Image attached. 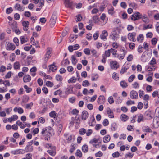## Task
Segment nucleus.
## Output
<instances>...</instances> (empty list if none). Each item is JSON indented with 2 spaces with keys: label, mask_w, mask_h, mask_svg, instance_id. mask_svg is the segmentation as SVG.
<instances>
[{
  "label": "nucleus",
  "mask_w": 159,
  "mask_h": 159,
  "mask_svg": "<svg viewBox=\"0 0 159 159\" xmlns=\"http://www.w3.org/2000/svg\"><path fill=\"white\" fill-rule=\"evenodd\" d=\"M75 155L77 157H81L82 156V153L81 151L79 149H77L75 153Z\"/></svg>",
  "instance_id": "obj_42"
},
{
  "label": "nucleus",
  "mask_w": 159,
  "mask_h": 159,
  "mask_svg": "<svg viewBox=\"0 0 159 159\" xmlns=\"http://www.w3.org/2000/svg\"><path fill=\"white\" fill-rule=\"evenodd\" d=\"M14 111L15 112L18 111V113L19 114H21L24 112V111L22 108L21 107L17 108L15 107L13 109Z\"/></svg>",
  "instance_id": "obj_25"
},
{
  "label": "nucleus",
  "mask_w": 159,
  "mask_h": 159,
  "mask_svg": "<svg viewBox=\"0 0 159 159\" xmlns=\"http://www.w3.org/2000/svg\"><path fill=\"white\" fill-rule=\"evenodd\" d=\"M63 128V126L61 124H59L58 125L57 127V134L58 135H59L61 132Z\"/></svg>",
  "instance_id": "obj_36"
},
{
  "label": "nucleus",
  "mask_w": 159,
  "mask_h": 159,
  "mask_svg": "<svg viewBox=\"0 0 159 159\" xmlns=\"http://www.w3.org/2000/svg\"><path fill=\"white\" fill-rule=\"evenodd\" d=\"M76 78L75 77L73 76L69 79L68 80V82L69 83H75L76 82Z\"/></svg>",
  "instance_id": "obj_35"
},
{
  "label": "nucleus",
  "mask_w": 159,
  "mask_h": 159,
  "mask_svg": "<svg viewBox=\"0 0 159 159\" xmlns=\"http://www.w3.org/2000/svg\"><path fill=\"white\" fill-rule=\"evenodd\" d=\"M13 41L16 44L17 46H18L19 45V40L16 37H15L13 39Z\"/></svg>",
  "instance_id": "obj_62"
},
{
  "label": "nucleus",
  "mask_w": 159,
  "mask_h": 159,
  "mask_svg": "<svg viewBox=\"0 0 159 159\" xmlns=\"http://www.w3.org/2000/svg\"><path fill=\"white\" fill-rule=\"evenodd\" d=\"M91 50V53L93 56L97 57L99 56V54L97 53V51L94 49H92Z\"/></svg>",
  "instance_id": "obj_41"
},
{
  "label": "nucleus",
  "mask_w": 159,
  "mask_h": 159,
  "mask_svg": "<svg viewBox=\"0 0 159 159\" xmlns=\"http://www.w3.org/2000/svg\"><path fill=\"white\" fill-rule=\"evenodd\" d=\"M120 84V86L123 88H126L128 86L127 83L123 81H121Z\"/></svg>",
  "instance_id": "obj_46"
},
{
  "label": "nucleus",
  "mask_w": 159,
  "mask_h": 159,
  "mask_svg": "<svg viewBox=\"0 0 159 159\" xmlns=\"http://www.w3.org/2000/svg\"><path fill=\"white\" fill-rule=\"evenodd\" d=\"M88 113L87 111H84L82 113V119L84 120H86L88 117Z\"/></svg>",
  "instance_id": "obj_18"
},
{
  "label": "nucleus",
  "mask_w": 159,
  "mask_h": 159,
  "mask_svg": "<svg viewBox=\"0 0 159 159\" xmlns=\"http://www.w3.org/2000/svg\"><path fill=\"white\" fill-rule=\"evenodd\" d=\"M49 70L52 71H54L57 69L56 67L53 64L49 66Z\"/></svg>",
  "instance_id": "obj_45"
},
{
  "label": "nucleus",
  "mask_w": 159,
  "mask_h": 159,
  "mask_svg": "<svg viewBox=\"0 0 159 159\" xmlns=\"http://www.w3.org/2000/svg\"><path fill=\"white\" fill-rule=\"evenodd\" d=\"M24 150L21 149L16 150L15 151V154H22Z\"/></svg>",
  "instance_id": "obj_50"
},
{
  "label": "nucleus",
  "mask_w": 159,
  "mask_h": 159,
  "mask_svg": "<svg viewBox=\"0 0 159 159\" xmlns=\"http://www.w3.org/2000/svg\"><path fill=\"white\" fill-rule=\"evenodd\" d=\"M71 61L72 64L74 65H75L77 62L78 61L77 59L74 55H72L71 56Z\"/></svg>",
  "instance_id": "obj_30"
},
{
  "label": "nucleus",
  "mask_w": 159,
  "mask_h": 159,
  "mask_svg": "<svg viewBox=\"0 0 159 159\" xmlns=\"http://www.w3.org/2000/svg\"><path fill=\"white\" fill-rule=\"evenodd\" d=\"M80 123V120L79 117L75 116V117L71 118L69 125L70 126H73L74 124L76 125H79Z\"/></svg>",
  "instance_id": "obj_2"
},
{
  "label": "nucleus",
  "mask_w": 159,
  "mask_h": 159,
  "mask_svg": "<svg viewBox=\"0 0 159 159\" xmlns=\"http://www.w3.org/2000/svg\"><path fill=\"white\" fill-rule=\"evenodd\" d=\"M5 48L8 51L14 50L16 48L15 45L9 42H6L5 44Z\"/></svg>",
  "instance_id": "obj_3"
},
{
  "label": "nucleus",
  "mask_w": 159,
  "mask_h": 159,
  "mask_svg": "<svg viewBox=\"0 0 159 159\" xmlns=\"http://www.w3.org/2000/svg\"><path fill=\"white\" fill-rule=\"evenodd\" d=\"M153 124L155 128H157L159 126V122L154 119L153 120Z\"/></svg>",
  "instance_id": "obj_31"
},
{
  "label": "nucleus",
  "mask_w": 159,
  "mask_h": 159,
  "mask_svg": "<svg viewBox=\"0 0 159 159\" xmlns=\"http://www.w3.org/2000/svg\"><path fill=\"white\" fill-rule=\"evenodd\" d=\"M15 57L16 55L15 53H13L11 54L10 56V60L12 62L14 61Z\"/></svg>",
  "instance_id": "obj_44"
},
{
  "label": "nucleus",
  "mask_w": 159,
  "mask_h": 159,
  "mask_svg": "<svg viewBox=\"0 0 159 159\" xmlns=\"http://www.w3.org/2000/svg\"><path fill=\"white\" fill-rule=\"evenodd\" d=\"M117 126L116 123H114L112 124L111 125V129L113 131H114L116 130L117 129Z\"/></svg>",
  "instance_id": "obj_47"
},
{
  "label": "nucleus",
  "mask_w": 159,
  "mask_h": 159,
  "mask_svg": "<svg viewBox=\"0 0 159 159\" xmlns=\"http://www.w3.org/2000/svg\"><path fill=\"white\" fill-rule=\"evenodd\" d=\"M66 7L72 9L73 7V2L71 0H65V1Z\"/></svg>",
  "instance_id": "obj_11"
},
{
  "label": "nucleus",
  "mask_w": 159,
  "mask_h": 159,
  "mask_svg": "<svg viewBox=\"0 0 159 159\" xmlns=\"http://www.w3.org/2000/svg\"><path fill=\"white\" fill-rule=\"evenodd\" d=\"M97 102L99 104L104 103L105 102V98L104 96L103 95H100L98 99Z\"/></svg>",
  "instance_id": "obj_17"
},
{
  "label": "nucleus",
  "mask_w": 159,
  "mask_h": 159,
  "mask_svg": "<svg viewBox=\"0 0 159 159\" xmlns=\"http://www.w3.org/2000/svg\"><path fill=\"white\" fill-rule=\"evenodd\" d=\"M82 151L84 153L87 152L88 150V146L87 145H84L83 146L82 148Z\"/></svg>",
  "instance_id": "obj_40"
},
{
  "label": "nucleus",
  "mask_w": 159,
  "mask_h": 159,
  "mask_svg": "<svg viewBox=\"0 0 159 159\" xmlns=\"http://www.w3.org/2000/svg\"><path fill=\"white\" fill-rule=\"evenodd\" d=\"M139 97L140 98H143V95L144 94V92L141 90H139Z\"/></svg>",
  "instance_id": "obj_59"
},
{
  "label": "nucleus",
  "mask_w": 159,
  "mask_h": 159,
  "mask_svg": "<svg viewBox=\"0 0 159 159\" xmlns=\"http://www.w3.org/2000/svg\"><path fill=\"white\" fill-rule=\"evenodd\" d=\"M112 77L113 79L116 80H118L119 78L118 77V76L117 75V74L115 72H114L113 73L112 75Z\"/></svg>",
  "instance_id": "obj_54"
},
{
  "label": "nucleus",
  "mask_w": 159,
  "mask_h": 159,
  "mask_svg": "<svg viewBox=\"0 0 159 159\" xmlns=\"http://www.w3.org/2000/svg\"><path fill=\"white\" fill-rule=\"evenodd\" d=\"M110 66L112 69L116 70L119 67L118 63L116 61H113L110 63Z\"/></svg>",
  "instance_id": "obj_10"
},
{
  "label": "nucleus",
  "mask_w": 159,
  "mask_h": 159,
  "mask_svg": "<svg viewBox=\"0 0 159 159\" xmlns=\"http://www.w3.org/2000/svg\"><path fill=\"white\" fill-rule=\"evenodd\" d=\"M52 156H54L55 155L56 152L52 150H49L47 151Z\"/></svg>",
  "instance_id": "obj_52"
},
{
  "label": "nucleus",
  "mask_w": 159,
  "mask_h": 159,
  "mask_svg": "<svg viewBox=\"0 0 159 159\" xmlns=\"http://www.w3.org/2000/svg\"><path fill=\"white\" fill-rule=\"evenodd\" d=\"M149 96L147 94H146L143 97V100L144 101L143 102L144 105L146 106L148 105V101L149 100Z\"/></svg>",
  "instance_id": "obj_20"
},
{
  "label": "nucleus",
  "mask_w": 159,
  "mask_h": 159,
  "mask_svg": "<svg viewBox=\"0 0 159 159\" xmlns=\"http://www.w3.org/2000/svg\"><path fill=\"white\" fill-rule=\"evenodd\" d=\"M107 112L109 118H112L114 117L113 112L110 108H107Z\"/></svg>",
  "instance_id": "obj_16"
},
{
  "label": "nucleus",
  "mask_w": 159,
  "mask_h": 159,
  "mask_svg": "<svg viewBox=\"0 0 159 159\" xmlns=\"http://www.w3.org/2000/svg\"><path fill=\"white\" fill-rule=\"evenodd\" d=\"M14 7L17 10L20 11H23L24 9V7H23L20 5L18 4H16L15 5Z\"/></svg>",
  "instance_id": "obj_22"
},
{
  "label": "nucleus",
  "mask_w": 159,
  "mask_h": 159,
  "mask_svg": "<svg viewBox=\"0 0 159 159\" xmlns=\"http://www.w3.org/2000/svg\"><path fill=\"white\" fill-rule=\"evenodd\" d=\"M108 35L107 31L106 30H103L102 33L100 35L101 39L103 40H106L107 39V37Z\"/></svg>",
  "instance_id": "obj_15"
},
{
  "label": "nucleus",
  "mask_w": 159,
  "mask_h": 159,
  "mask_svg": "<svg viewBox=\"0 0 159 159\" xmlns=\"http://www.w3.org/2000/svg\"><path fill=\"white\" fill-rule=\"evenodd\" d=\"M153 27V25L151 24H149L148 25H144L143 26V30H146L148 29H151Z\"/></svg>",
  "instance_id": "obj_38"
},
{
  "label": "nucleus",
  "mask_w": 159,
  "mask_h": 159,
  "mask_svg": "<svg viewBox=\"0 0 159 159\" xmlns=\"http://www.w3.org/2000/svg\"><path fill=\"white\" fill-rule=\"evenodd\" d=\"M141 16V14L140 13L138 12H136L131 16V18L132 20L135 21L140 19Z\"/></svg>",
  "instance_id": "obj_6"
},
{
  "label": "nucleus",
  "mask_w": 159,
  "mask_h": 159,
  "mask_svg": "<svg viewBox=\"0 0 159 159\" xmlns=\"http://www.w3.org/2000/svg\"><path fill=\"white\" fill-rule=\"evenodd\" d=\"M46 54L48 55H50L51 56L52 54V49L50 48H48L47 49L46 53Z\"/></svg>",
  "instance_id": "obj_43"
},
{
  "label": "nucleus",
  "mask_w": 159,
  "mask_h": 159,
  "mask_svg": "<svg viewBox=\"0 0 159 159\" xmlns=\"http://www.w3.org/2000/svg\"><path fill=\"white\" fill-rule=\"evenodd\" d=\"M111 52H110V49H108L107 50H106L105 52V54L103 56H105L106 57H109L110 55Z\"/></svg>",
  "instance_id": "obj_51"
},
{
  "label": "nucleus",
  "mask_w": 159,
  "mask_h": 159,
  "mask_svg": "<svg viewBox=\"0 0 159 159\" xmlns=\"http://www.w3.org/2000/svg\"><path fill=\"white\" fill-rule=\"evenodd\" d=\"M41 134L44 137L45 140L48 141L50 140L51 134L47 130L46 128H44L42 129Z\"/></svg>",
  "instance_id": "obj_1"
},
{
  "label": "nucleus",
  "mask_w": 159,
  "mask_h": 159,
  "mask_svg": "<svg viewBox=\"0 0 159 159\" xmlns=\"http://www.w3.org/2000/svg\"><path fill=\"white\" fill-rule=\"evenodd\" d=\"M102 155L103 153L100 151H99L97 153L95 154V156L96 157H100Z\"/></svg>",
  "instance_id": "obj_64"
},
{
  "label": "nucleus",
  "mask_w": 159,
  "mask_h": 159,
  "mask_svg": "<svg viewBox=\"0 0 159 159\" xmlns=\"http://www.w3.org/2000/svg\"><path fill=\"white\" fill-rule=\"evenodd\" d=\"M101 21H100L99 25H103L105 24L107 21V18L106 17V15L103 13L100 16Z\"/></svg>",
  "instance_id": "obj_5"
},
{
  "label": "nucleus",
  "mask_w": 159,
  "mask_h": 159,
  "mask_svg": "<svg viewBox=\"0 0 159 159\" xmlns=\"http://www.w3.org/2000/svg\"><path fill=\"white\" fill-rule=\"evenodd\" d=\"M143 36L142 34H139L137 38V40L139 43L142 42L143 40Z\"/></svg>",
  "instance_id": "obj_28"
},
{
  "label": "nucleus",
  "mask_w": 159,
  "mask_h": 159,
  "mask_svg": "<svg viewBox=\"0 0 159 159\" xmlns=\"http://www.w3.org/2000/svg\"><path fill=\"white\" fill-rule=\"evenodd\" d=\"M152 96L154 98L157 97L159 98V90L153 92L152 93Z\"/></svg>",
  "instance_id": "obj_32"
},
{
  "label": "nucleus",
  "mask_w": 159,
  "mask_h": 159,
  "mask_svg": "<svg viewBox=\"0 0 159 159\" xmlns=\"http://www.w3.org/2000/svg\"><path fill=\"white\" fill-rule=\"evenodd\" d=\"M79 132L80 134L84 135L86 133V130L84 128H81L80 129Z\"/></svg>",
  "instance_id": "obj_63"
},
{
  "label": "nucleus",
  "mask_w": 159,
  "mask_h": 159,
  "mask_svg": "<svg viewBox=\"0 0 159 159\" xmlns=\"http://www.w3.org/2000/svg\"><path fill=\"white\" fill-rule=\"evenodd\" d=\"M110 36L112 37V38L114 41L116 40L118 38V36L116 31L114 30L112 32L111 34L110 35Z\"/></svg>",
  "instance_id": "obj_14"
},
{
  "label": "nucleus",
  "mask_w": 159,
  "mask_h": 159,
  "mask_svg": "<svg viewBox=\"0 0 159 159\" xmlns=\"http://www.w3.org/2000/svg\"><path fill=\"white\" fill-rule=\"evenodd\" d=\"M133 153L130 152H128L125 155V157H129L131 158L133 157Z\"/></svg>",
  "instance_id": "obj_57"
},
{
  "label": "nucleus",
  "mask_w": 159,
  "mask_h": 159,
  "mask_svg": "<svg viewBox=\"0 0 159 159\" xmlns=\"http://www.w3.org/2000/svg\"><path fill=\"white\" fill-rule=\"evenodd\" d=\"M130 95L131 98L132 99H137L138 98L137 92L134 90L130 92Z\"/></svg>",
  "instance_id": "obj_12"
},
{
  "label": "nucleus",
  "mask_w": 159,
  "mask_h": 159,
  "mask_svg": "<svg viewBox=\"0 0 159 159\" xmlns=\"http://www.w3.org/2000/svg\"><path fill=\"white\" fill-rule=\"evenodd\" d=\"M29 22L28 21H24L22 22L23 29L25 31H27L29 29Z\"/></svg>",
  "instance_id": "obj_13"
},
{
  "label": "nucleus",
  "mask_w": 159,
  "mask_h": 159,
  "mask_svg": "<svg viewBox=\"0 0 159 159\" xmlns=\"http://www.w3.org/2000/svg\"><path fill=\"white\" fill-rule=\"evenodd\" d=\"M153 114L150 111H147L144 113V117L146 119L150 120L152 118Z\"/></svg>",
  "instance_id": "obj_9"
},
{
  "label": "nucleus",
  "mask_w": 159,
  "mask_h": 159,
  "mask_svg": "<svg viewBox=\"0 0 159 159\" xmlns=\"http://www.w3.org/2000/svg\"><path fill=\"white\" fill-rule=\"evenodd\" d=\"M20 62L18 61H16L13 64V67L15 70L19 69L20 68Z\"/></svg>",
  "instance_id": "obj_26"
},
{
  "label": "nucleus",
  "mask_w": 159,
  "mask_h": 159,
  "mask_svg": "<svg viewBox=\"0 0 159 159\" xmlns=\"http://www.w3.org/2000/svg\"><path fill=\"white\" fill-rule=\"evenodd\" d=\"M33 143V140H32L28 143L25 149V151L26 152H31L33 151V147L32 146Z\"/></svg>",
  "instance_id": "obj_4"
},
{
  "label": "nucleus",
  "mask_w": 159,
  "mask_h": 159,
  "mask_svg": "<svg viewBox=\"0 0 159 159\" xmlns=\"http://www.w3.org/2000/svg\"><path fill=\"white\" fill-rule=\"evenodd\" d=\"M139 84L137 82H134L132 84L133 87L134 89H138L139 87Z\"/></svg>",
  "instance_id": "obj_37"
},
{
  "label": "nucleus",
  "mask_w": 159,
  "mask_h": 159,
  "mask_svg": "<svg viewBox=\"0 0 159 159\" xmlns=\"http://www.w3.org/2000/svg\"><path fill=\"white\" fill-rule=\"evenodd\" d=\"M124 54H121L120 55L117 54V53L114 56L115 57H117L120 60L123 59L125 57Z\"/></svg>",
  "instance_id": "obj_33"
},
{
  "label": "nucleus",
  "mask_w": 159,
  "mask_h": 159,
  "mask_svg": "<svg viewBox=\"0 0 159 159\" xmlns=\"http://www.w3.org/2000/svg\"><path fill=\"white\" fill-rule=\"evenodd\" d=\"M135 76L134 75H132L128 79V81L129 82H131L135 78Z\"/></svg>",
  "instance_id": "obj_56"
},
{
  "label": "nucleus",
  "mask_w": 159,
  "mask_h": 159,
  "mask_svg": "<svg viewBox=\"0 0 159 159\" xmlns=\"http://www.w3.org/2000/svg\"><path fill=\"white\" fill-rule=\"evenodd\" d=\"M156 64V60L154 58H153L152 60L150 61L149 63V64L152 65L154 66V65Z\"/></svg>",
  "instance_id": "obj_48"
},
{
  "label": "nucleus",
  "mask_w": 159,
  "mask_h": 159,
  "mask_svg": "<svg viewBox=\"0 0 159 159\" xmlns=\"http://www.w3.org/2000/svg\"><path fill=\"white\" fill-rule=\"evenodd\" d=\"M129 68L128 66L123 65L122 66L120 71L121 74H123L125 72H126L127 69Z\"/></svg>",
  "instance_id": "obj_23"
},
{
  "label": "nucleus",
  "mask_w": 159,
  "mask_h": 159,
  "mask_svg": "<svg viewBox=\"0 0 159 159\" xmlns=\"http://www.w3.org/2000/svg\"><path fill=\"white\" fill-rule=\"evenodd\" d=\"M120 118L122 121L125 122L128 120L129 117L125 114H123L121 115Z\"/></svg>",
  "instance_id": "obj_24"
},
{
  "label": "nucleus",
  "mask_w": 159,
  "mask_h": 159,
  "mask_svg": "<svg viewBox=\"0 0 159 159\" xmlns=\"http://www.w3.org/2000/svg\"><path fill=\"white\" fill-rule=\"evenodd\" d=\"M57 18V16L56 15H52L50 21V25L51 27H53L54 26Z\"/></svg>",
  "instance_id": "obj_7"
},
{
  "label": "nucleus",
  "mask_w": 159,
  "mask_h": 159,
  "mask_svg": "<svg viewBox=\"0 0 159 159\" xmlns=\"http://www.w3.org/2000/svg\"><path fill=\"white\" fill-rule=\"evenodd\" d=\"M24 87L25 89H26V91L28 93L30 92L32 90V89L31 88L29 87L26 85H25L24 86Z\"/></svg>",
  "instance_id": "obj_61"
},
{
  "label": "nucleus",
  "mask_w": 159,
  "mask_h": 159,
  "mask_svg": "<svg viewBox=\"0 0 159 159\" xmlns=\"http://www.w3.org/2000/svg\"><path fill=\"white\" fill-rule=\"evenodd\" d=\"M55 78L56 80L57 81H61L63 80L62 77L59 75H57L56 76Z\"/></svg>",
  "instance_id": "obj_49"
},
{
  "label": "nucleus",
  "mask_w": 159,
  "mask_h": 159,
  "mask_svg": "<svg viewBox=\"0 0 159 159\" xmlns=\"http://www.w3.org/2000/svg\"><path fill=\"white\" fill-rule=\"evenodd\" d=\"M143 116L142 114L139 115L138 117L137 121L139 123L141 121H143Z\"/></svg>",
  "instance_id": "obj_39"
},
{
  "label": "nucleus",
  "mask_w": 159,
  "mask_h": 159,
  "mask_svg": "<svg viewBox=\"0 0 159 159\" xmlns=\"http://www.w3.org/2000/svg\"><path fill=\"white\" fill-rule=\"evenodd\" d=\"M93 19L94 22L95 23H98L99 22V20L97 16H94L93 17Z\"/></svg>",
  "instance_id": "obj_60"
},
{
  "label": "nucleus",
  "mask_w": 159,
  "mask_h": 159,
  "mask_svg": "<svg viewBox=\"0 0 159 159\" xmlns=\"http://www.w3.org/2000/svg\"><path fill=\"white\" fill-rule=\"evenodd\" d=\"M110 139L111 137L109 135H106L103 138V142L104 143H107L110 141Z\"/></svg>",
  "instance_id": "obj_29"
},
{
  "label": "nucleus",
  "mask_w": 159,
  "mask_h": 159,
  "mask_svg": "<svg viewBox=\"0 0 159 159\" xmlns=\"http://www.w3.org/2000/svg\"><path fill=\"white\" fill-rule=\"evenodd\" d=\"M136 35V33L134 32L129 33L128 34V39L131 41L135 42V38Z\"/></svg>",
  "instance_id": "obj_8"
},
{
  "label": "nucleus",
  "mask_w": 159,
  "mask_h": 159,
  "mask_svg": "<svg viewBox=\"0 0 159 159\" xmlns=\"http://www.w3.org/2000/svg\"><path fill=\"white\" fill-rule=\"evenodd\" d=\"M20 42L21 44H23L27 42L28 39L25 38L24 36H22L20 37Z\"/></svg>",
  "instance_id": "obj_34"
},
{
  "label": "nucleus",
  "mask_w": 159,
  "mask_h": 159,
  "mask_svg": "<svg viewBox=\"0 0 159 159\" xmlns=\"http://www.w3.org/2000/svg\"><path fill=\"white\" fill-rule=\"evenodd\" d=\"M108 101L110 104H112L114 102L113 98L112 96H110L108 98Z\"/></svg>",
  "instance_id": "obj_53"
},
{
  "label": "nucleus",
  "mask_w": 159,
  "mask_h": 159,
  "mask_svg": "<svg viewBox=\"0 0 159 159\" xmlns=\"http://www.w3.org/2000/svg\"><path fill=\"white\" fill-rule=\"evenodd\" d=\"M46 85L49 87H52L53 86V84L52 82L50 81H47L46 82Z\"/></svg>",
  "instance_id": "obj_58"
},
{
  "label": "nucleus",
  "mask_w": 159,
  "mask_h": 159,
  "mask_svg": "<svg viewBox=\"0 0 159 159\" xmlns=\"http://www.w3.org/2000/svg\"><path fill=\"white\" fill-rule=\"evenodd\" d=\"M49 116L51 117L54 118H56L57 117L58 115L56 113L55 111H52L50 112L49 114Z\"/></svg>",
  "instance_id": "obj_27"
},
{
  "label": "nucleus",
  "mask_w": 159,
  "mask_h": 159,
  "mask_svg": "<svg viewBox=\"0 0 159 159\" xmlns=\"http://www.w3.org/2000/svg\"><path fill=\"white\" fill-rule=\"evenodd\" d=\"M23 81L24 82L26 83L30 82L31 80V77L29 75H25L23 78Z\"/></svg>",
  "instance_id": "obj_21"
},
{
  "label": "nucleus",
  "mask_w": 159,
  "mask_h": 159,
  "mask_svg": "<svg viewBox=\"0 0 159 159\" xmlns=\"http://www.w3.org/2000/svg\"><path fill=\"white\" fill-rule=\"evenodd\" d=\"M90 85V84L88 80H86L83 82L82 85L84 86H88Z\"/></svg>",
  "instance_id": "obj_55"
},
{
  "label": "nucleus",
  "mask_w": 159,
  "mask_h": 159,
  "mask_svg": "<svg viewBox=\"0 0 159 159\" xmlns=\"http://www.w3.org/2000/svg\"><path fill=\"white\" fill-rule=\"evenodd\" d=\"M140 19L142 20V21L145 23H148L149 22V19L148 17L146 15L144 14L143 16L141 15Z\"/></svg>",
  "instance_id": "obj_19"
}]
</instances>
